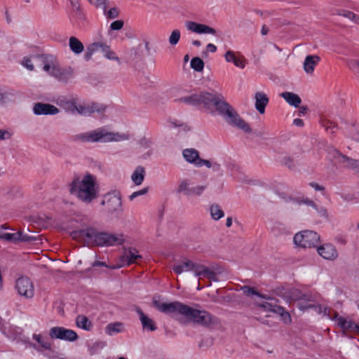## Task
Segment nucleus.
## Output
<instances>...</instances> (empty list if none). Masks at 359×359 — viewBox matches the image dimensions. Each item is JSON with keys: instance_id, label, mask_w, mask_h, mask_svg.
I'll return each mask as SVG.
<instances>
[{"instance_id": "obj_1", "label": "nucleus", "mask_w": 359, "mask_h": 359, "mask_svg": "<svg viewBox=\"0 0 359 359\" xmlns=\"http://www.w3.org/2000/svg\"><path fill=\"white\" fill-rule=\"evenodd\" d=\"M181 102L192 105H203L205 108L215 106L217 111L224 117L226 121L246 133H250V127L241 118L236 110L225 101L221 94H211L208 92H201L190 96L183 97L179 100Z\"/></svg>"}, {"instance_id": "obj_2", "label": "nucleus", "mask_w": 359, "mask_h": 359, "mask_svg": "<svg viewBox=\"0 0 359 359\" xmlns=\"http://www.w3.org/2000/svg\"><path fill=\"white\" fill-rule=\"evenodd\" d=\"M153 305L159 311L166 314H179L189 323H194L203 327H210L218 323L217 318L205 310L197 309L180 302L163 303L153 299Z\"/></svg>"}, {"instance_id": "obj_3", "label": "nucleus", "mask_w": 359, "mask_h": 359, "mask_svg": "<svg viewBox=\"0 0 359 359\" xmlns=\"http://www.w3.org/2000/svg\"><path fill=\"white\" fill-rule=\"evenodd\" d=\"M69 193L82 203L90 204L99 195V186L96 177L88 173L81 179L73 180L69 184Z\"/></svg>"}, {"instance_id": "obj_4", "label": "nucleus", "mask_w": 359, "mask_h": 359, "mask_svg": "<svg viewBox=\"0 0 359 359\" xmlns=\"http://www.w3.org/2000/svg\"><path fill=\"white\" fill-rule=\"evenodd\" d=\"M79 233L88 243L101 247L120 245L124 241L122 234L100 232L93 228L80 231Z\"/></svg>"}, {"instance_id": "obj_5", "label": "nucleus", "mask_w": 359, "mask_h": 359, "mask_svg": "<svg viewBox=\"0 0 359 359\" xmlns=\"http://www.w3.org/2000/svg\"><path fill=\"white\" fill-rule=\"evenodd\" d=\"M130 139V135L127 133L109 132L106 129L100 128L96 130L79 134L76 136V140L81 142H121Z\"/></svg>"}, {"instance_id": "obj_6", "label": "nucleus", "mask_w": 359, "mask_h": 359, "mask_svg": "<svg viewBox=\"0 0 359 359\" xmlns=\"http://www.w3.org/2000/svg\"><path fill=\"white\" fill-rule=\"evenodd\" d=\"M43 64V69L49 75L56 78L62 82H67L73 76V69L71 67L62 68L55 61L53 56H37Z\"/></svg>"}, {"instance_id": "obj_7", "label": "nucleus", "mask_w": 359, "mask_h": 359, "mask_svg": "<svg viewBox=\"0 0 359 359\" xmlns=\"http://www.w3.org/2000/svg\"><path fill=\"white\" fill-rule=\"evenodd\" d=\"M60 106L66 111L73 114H80L83 116H89L95 112H102L104 108L97 104L93 103L90 105L81 104L77 102L76 99L61 100Z\"/></svg>"}, {"instance_id": "obj_8", "label": "nucleus", "mask_w": 359, "mask_h": 359, "mask_svg": "<svg viewBox=\"0 0 359 359\" xmlns=\"http://www.w3.org/2000/svg\"><path fill=\"white\" fill-rule=\"evenodd\" d=\"M320 241V236L313 231L305 230L297 233L293 238L296 246L306 248L315 247Z\"/></svg>"}, {"instance_id": "obj_9", "label": "nucleus", "mask_w": 359, "mask_h": 359, "mask_svg": "<svg viewBox=\"0 0 359 359\" xmlns=\"http://www.w3.org/2000/svg\"><path fill=\"white\" fill-rule=\"evenodd\" d=\"M49 337L52 339H60L67 341H75L78 339V334L75 331L64 327L55 326L49 330Z\"/></svg>"}, {"instance_id": "obj_10", "label": "nucleus", "mask_w": 359, "mask_h": 359, "mask_svg": "<svg viewBox=\"0 0 359 359\" xmlns=\"http://www.w3.org/2000/svg\"><path fill=\"white\" fill-rule=\"evenodd\" d=\"M15 289L18 294L26 298H32L34 294V287L32 280L27 277H20L15 282Z\"/></svg>"}, {"instance_id": "obj_11", "label": "nucleus", "mask_w": 359, "mask_h": 359, "mask_svg": "<svg viewBox=\"0 0 359 359\" xmlns=\"http://www.w3.org/2000/svg\"><path fill=\"white\" fill-rule=\"evenodd\" d=\"M270 300L273 301L272 299H270ZM258 306L264 311H271L280 315L285 323H289L291 321L289 313L285 311L283 307L277 305L275 302H264L262 304H259Z\"/></svg>"}, {"instance_id": "obj_12", "label": "nucleus", "mask_w": 359, "mask_h": 359, "mask_svg": "<svg viewBox=\"0 0 359 359\" xmlns=\"http://www.w3.org/2000/svg\"><path fill=\"white\" fill-rule=\"evenodd\" d=\"M102 205H106L107 210L109 213L118 211L121 208V198L118 194L109 193L104 196Z\"/></svg>"}, {"instance_id": "obj_13", "label": "nucleus", "mask_w": 359, "mask_h": 359, "mask_svg": "<svg viewBox=\"0 0 359 359\" xmlns=\"http://www.w3.org/2000/svg\"><path fill=\"white\" fill-rule=\"evenodd\" d=\"M185 27L189 31L198 34H212V35L217 34V31L214 28H212L207 25L198 23V22H194V21H190V20L186 21Z\"/></svg>"}, {"instance_id": "obj_14", "label": "nucleus", "mask_w": 359, "mask_h": 359, "mask_svg": "<svg viewBox=\"0 0 359 359\" xmlns=\"http://www.w3.org/2000/svg\"><path fill=\"white\" fill-rule=\"evenodd\" d=\"M222 271V268L220 266H216L210 269L201 264L196 276L205 277L212 281L217 282L219 280L218 275L221 274Z\"/></svg>"}, {"instance_id": "obj_15", "label": "nucleus", "mask_w": 359, "mask_h": 359, "mask_svg": "<svg viewBox=\"0 0 359 359\" xmlns=\"http://www.w3.org/2000/svg\"><path fill=\"white\" fill-rule=\"evenodd\" d=\"M199 263L194 262L190 259H185L182 261L181 263L174 265L172 266L173 271L179 275L183 272H188L193 271L194 272L195 276H197L198 271L200 266Z\"/></svg>"}, {"instance_id": "obj_16", "label": "nucleus", "mask_w": 359, "mask_h": 359, "mask_svg": "<svg viewBox=\"0 0 359 359\" xmlns=\"http://www.w3.org/2000/svg\"><path fill=\"white\" fill-rule=\"evenodd\" d=\"M317 252L322 258L329 261H334L339 256L335 246L331 243H325L319 246Z\"/></svg>"}, {"instance_id": "obj_17", "label": "nucleus", "mask_w": 359, "mask_h": 359, "mask_svg": "<svg viewBox=\"0 0 359 359\" xmlns=\"http://www.w3.org/2000/svg\"><path fill=\"white\" fill-rule=\"evenodd\" d=\"M33 111L36 115H54L59 113V109L54 105L38 102L34 104Z\"/></svg>"}, {"instance_id": "obj_18", "label": "nucleus", "mask_w": 359, "mask_h": 359, "mask_svg": "<svg viewBox=\"0 0 359 359\" xmlns=\"http://www.w3.org/2000/svg\"><path fill=\"white\" fill-rule=\"evenodd\" d=\"M70 3L69 18L71 20H81L86 19V16L81 9L79 0H69Z\"/></svg>"}, {"instance_id": "obj_19", "label": "nucleus", "mask_w": 359, "mask_h": 359, "mask_svg": "<svg viewBox=\"0 0 359 359\" xmlns=\"http://www.w3.org/2000/svg\"><path fill=\"white\" fill-rule=\"evenodd\" d=\"M224 59L227 62H232L233 65L241 69L245 66L244 57L238 52L227 50L224 55Z\"/></svg>"}, {"instance_id": "obj_20", "label": "nucleus", "mask_w": 359, "mask_h": 359, "mask_svg": "<svg viewBox=\"0 0 359 359\" xmlns=\"http://www.w3.org/2000/svg\"><path fill=\"white\" fill-rule=\"evenodd\" d=\"M135 311L139 315V318L144 330L154 332L157 330V326L153 319L147 316L140 308L137 307Z\"/></svg>"}, {"instance_id": "obj_21", "label": "nucleus", "mask_w": 359, "mask_h": 359, "mask_svg": "<svg viewBox=\"0 0 359 359\" xmlns=\"http://www.w3.org/2000/svg\"><path fill=\"white\" fill-rule=\"evenodd\" d=\"M335 318L338 325L344 332L359 333V325H356L353 321L348 320L343 317L338 316L337 314H335Z\"/></svg>"}, {"instance_id": "obj_22", "label": "nucleus", "mask_w": 359, "mask_h": 359, "mask_svg": "<svg viewBox=\"0 0 359 359\" xmlns=\"http://www.w3.org/2000/svg\"><path fill=\"white\" fill-rule=\"evenodd\" d=\"M320 61V57L317 55H307L304 60L303 66L304 70L308 74H313L315 67Z\"/></svg>"}, {"instance_id": "obj_23", "label": "nucleus", "mask_w": 359, "mask_h": 359, "mask_svg": "<svg viewBox=\"0 0 359 359\" xmlns=\"http://www.w3.org/2000/svg\"><path fill=\"white\" fill-rule=\"evenodd\" d=\"M255 108L260 113L264 114L265 107L269 103L267 95L263 92H257L255 95Z\"/></svg>"}, {"instance_id": "obj_24", "label": "nucleus", "mask_w": 359, "mask_h": 359, "mask_svg": "<svg viewBox=\"0 0 359 359\" xmlns=\"http://www.w3.org/2000/svg\"><path fill=\"white\" fill-rule=\"evenodd\" d=\"M4 240L10 241V242H19V241H31V237L27 235H24L22 231H18L17 233H4Z\"/></svg>"}, {"instance_id": "obj_25", "label": "nucleus", "mask_w": 359, "mask_h": 359, "mask_svg": "<svg viewBox=\"0 0 359 359\" xmlns=\"http://www.w3.org/2000/svg\"><path fill=\"white\" fill-rule=\"evenodd\" d=\"M69 47L75 55H80L84 50L83 43L76 36H70L69 39Z\"/></svg>"}, {"instance_id": "obj_26", "label": "nucleus", "mask_w": 359, "mask_h": 359, "mask_svg": "<svg viewBox=\"0 0 359 359\" xmlns=\"http://www.w3.org/2000/svg\"><path fill=\"white\" fill-rule=\"evenodd\" d=\"M141 256L138 254V252L135 249L129 248L128 250L126 251L123 257L122 262L123 265H130L135 262L137 258H140Z\"/></svg>"}, {"instance_id": "obj_27", "label": "nucleus", "mask_w": 359, "mask_h": 359, "mask_svg": "<svg viewBox=\"0 0 359 359\" xmlns=\"http://www.w3.org/2000/svg\"><path fill=\"white\" fill-rule=\"evenodd\" d=\"M182 155L187 162L194 164L195 165L200 158L198 151L193 148L184 149L182 151Z\"/></svg>"}, {"instance_id": "obj_28", "label": "nucleus", "mask_w": 359, "mask_h": 359, "mask_svg": "<svg viewBox=\"0 0 359 359\" xmlns=\"http://www.w3.org/2000/svg\"><path fill=\"white\" fill-rule=\"evenodd\" d=\"M280 96L290 105L297 107L302 102L299 96L294 93L284 92Z\"/></svg>"}, {"instance_id": "obj_29", "label": "nucleus", "mask_w": 359, "mask_h": 359, "mask_svg": "<svg viewBox=\"0 0 359 359\" xmlns=\"http://www.w3.org/2000/svg\"><path fill=\"white\" fill-rule=\"evenodd\" d=\"M145 177V169L142 166H138L132 174L131 179L135 185H140Z\"/></svg>"}, {"instance_id": "obj_30", "label": "nucleus", "mask_w": 359, "mask_h": 359, "mask_svg": "<svg viewBox=\"0 0 359 359\" xmlns=\"http://www.w3.org/2000/svg\"><path fill=\"white\" fill-rule=\"evenodd\" d=\"M124 330V325L122 323L116 322L108 324L105 327L107 334L111 336L114 334L122 332Z\"/></svg>"}, {"instance_id": "obj_31", "label": "nucleus", "mask_w": 359, "mask_h": 359, "mask_svg": "<svg viewBox=\"0 0 359 359\" xmlns=\"http://www.w3.org/2000/svg\"><path fill=\"white\" fill-rule=\"evenodd\" d=\"M76 325L85 330H90L92 327V324L88 318L83 315L78 316L76 319Z\"/></svg>"}, {"instance_id": "obj_32", "label": "nucleus", "mask_w": 359, "mask_h": 359, "mask_svg": "<svg viewBox=\"0 0 359 359\" xmlns=\"http://www.w3.org/2000/svg\"><path fill=\"white\" fill-rule=\"evenodd\" d=\"M33 339H34L39 345L45 350H51V344L41 334H34L32 336Z\"/></svg>"}, {"instance_id": "obj_33", "label": "nucleus", "mask_w": 359, "mask_h": 359, "mask_svg": "<svg viewBox=\"0 0 359 359\" xmlns=\"http://www.w3.org/2000/svg\"><path fill=\"white\" fill-rule=\"evenodd\" d=\"M210 214L215 220H218L224 217V212L217 204H213L210 207Z\"/></svg>"}, {"instance_id": "obj_34", "label": "nucleus", "mask_w": 359, "mask_h": 359, "mask_svg": "<svg viewBox=\"0 0 359 359\" xmlns=\"http://www.w3.org/2000/svg\"><path fill=\"white\" fill-rule=\"evenodd\" d=\"M104 57L110 60H116L118 61V57L116 55L115 53L110 50L109 47L106 44L102 43V48L100 49Z\"/></svg>"}, {"instance_id": "obj_35", "label": "nucleus", "mask_w": 359, "mask_h": 359, "mask_svg": "<svg viewBox=\"0 0 359 359\" xmlns=\"http://www.w3.org/2000/svg\"><path fill=\"white\" fill-rule=\"evenodd\" d=\"M189 184L188 180H182L178 186L177 192L184 193L187 196H191V194H189V192L191 191V188L189 187Z\"/></svg>"}, {"instance_id": "obj_36", "label": "nucleus", "mask_w": 359, "mask_h": 359, "mask_svg": "<svg viewBox=\"0 0 359 359\" xmlns=\"http://www.w3.org/2000/svg\"><path fill=\"white\" fill-rule=\"evenodd\" d=\"M191 67L196 72H201L204 68L203 60L198 57H195L191 60Z\"/></svg>"}, {"instance_id": "obj_37", "label": "nucleus", "mask_w": 359, "mask_h": 359, "mask_svg": "<svg viewBox=\"0 0 359 359\" xmlns=\"http://www.w3.org/2000/svg\"><path fill=\"white\" fill-rule=\"evenodd\" d=\"M321 125L325 128L327 132L332 134L334 133L337 128V126L334 123L327 119H323L321 121Z\"/></svg>"}, {"instance_id": "obj_38", "label": "nucleus", "mask_w": 359, "mask_h": 359, "mask_svg": "<svg viewBox=\"0 0 359 359\" xmlns=\"http://www.w3.org/2000/svg\"><path fill=\"white\" fill-rule=\"evenodd\" d=\"M181 36V33L179 29H174L168 39L169 43L171 46H175L178 43Z\"/></svg>"}, {"instance_id": "obj_39", "label": "nucleus", "mask_w": 359, "mask_h": 359, "mask_svg": "<svg viewBox=\"0 0 359 359\" xmlns=\"http://www.w3.org/2000/svg\"><path fill=\"white\" fill-rule=\"evenodd\" d=\"M243 292L247 296H253L257 295L258 297H262L264 299H266L265 295H262L258 292H257L254 288L250 287L249 286H244L241 288ZM267 299H269L267 298Z\"/></svg>"}, {"instance_id": "obj_40", "label": "nucleus", "mask_w": 359, "mask_h": 359, "mask_svg": "<svg viewBox=\"0 0 359 359\" xmlns=\"http://www.w3.org/2000/svg\"><path fill=\"white\" fill-rule=\"evenodd\" d=\"M124 22L121 20H117L112 22L110 25V30L118 31L123 27Z\"/></svg>"}, {"instance_id": "obj_41", "label": "nucleus", "mask_w": 359, "mask_h": 359, "mask_svg": "<svg viewBox=\"0 0 359 359\" xmlns=\"http://www.w3.org/2000/svg\"><path fill=\"white\" fill-rule=\"evenodd\" d=\"M206 189L205 185H198L194 187L191 188V191L189 192V194H191V196L192 195H201L204 190Z\"/></svg>"}, {"instance_id": "obj_42", "label": "nucleus", "mask_w": 359, "mask_h": 359, "mask_svg": "<svg viewBox=\"0 0 359 359\" xmlns=\"http://www.w3.org/2000/svg\"><path fill=\"white\" fill-rule=\"evenodd\" d=\"M118 15H119V10L116 7L110 8L106 13L107 18H109V19H115L118 16Z\"/></svg>"}, {"instance_id": "obj_43", "label": "nucleus", "mask_w": 359, "mask_h": 359, "mask_svg": "<svg viewBox=\"0 0 359 359\" xmlns=\"http://www.w3.org/2000/svg\"><path fill=\"white\" fill-rule=\"evenodd\" d=\"M148 191H149V188L146 187L141 190L135 191L129 196V198L130 201H133L134 198H135L140 196L146 194L148 192Z\"/></svg>"}, {"instance_id": "obj_44", "label": "nucleus", "mask_w": 359, "mask_h": 359, "mask_svg": "<svg viewBox=\"0 0 359 359\" xmlns=\"http://www.w3.org/2000/svg\"><path fill=\"white\" fill-rule=\"evenodd\" d=\"M102 43H93L87 47V50L90 53H94L102 48Z\"/></svg>"}, {"instance_id": "obj_45", "label": "nucleus", "mask_w": 359, "mask_h": 359, "mask_svg": "<svg viewBox=\"0 0 359 359\" xmlns=\"http://www.w3.org/2000/svg\"><path fill=\"white\" fill-rule=\"evenodd\" d=\"M22 65L26 67L29 71L34 70V65L31 61V60L28 57H24L22 61Z\"/></svg>"}, {"instance_id": "obj_46", "label": "nucleus", "mask_w": 359, "mask_h": 359, "mask_svg": "<svg viewBox=\"0 0 359 359\" xmlns=\"http://www.w3.org/2000/svg\"><path fill=\"white\" fill-rule=\"evenodd\" d=\"M12 133L7 130H0V140H8L11 137Z\"/></svg>"}, {"instance_id": "obj_47", "label": "nucleus", "mask_w": 359, "mask_h": 359, "mask_svg": "<svg viewBox=\"0 0 359 359\" xmlns=\"http://www.w3.org/2000/svg\"><path fill=\"white\" fill-rule=\"evenodd\" d=\"M196 166H197V167L205 166V167L210 168H211L212 164L210 161L201 159L199 158L198 162L196 163Z\"/></svg>"}, {"instance_id": "obj_48", "label": "nucleus", "mask_w": 359, "mask_h": 359, "mask_svg": "<svg viewBox=\"0 0 359 359\" xmlns=\"http://www.w3.org/2000/svg\"><path fill=\"white\" fill-rule=\"evenodd\" d=\"M93 6L98 8L105 6L106 0H88Z\"/></svg>"}, {"instance_id": "obj_49", "label": "nucleus", "mask_w": 359, "mask_h": 359, "mask_svg": "<svg viewBox=\"0 0 359 359\" xmlns=\"http://www.w3.org/2000/svg\"><path fill=\"white\" fill-rule=\"evenodd\" d=\"M339 15L344 16V18H348L351 20H353L355 14L351 11H343L341 13H340Z\"/></svg>"}, {"instance_id": "obj_50", "label": "nucleus", "mask_w": 359, "mask_h": 359, "mask_svg": "<svg viewBox=\"0 0 359 359\" xmlns=\"http://www.w3.org/2000/svg\"><path fill=\"white\" fill-rule=\"evenodd\" d=\"M346 161L348 163V165L353 168H359V160L351 159L348 158H346Z\"/></svg>"}, {"instance_id": "obj_51", "label": "nucleus", "mask_w": 359, "mask_h": 359, "mask_svg": "<svg viewBox=\"0 0 359 359\" xmlns=\"http://www.w3.org/2000/svg\"><path fill=\"white\" fill-rule=\"evenodd\" d=\"M309 184L311 187L313 188L316 191H323L325 190V187L323 186L320 185L319 184H318L316 182H310Z\"/></svg>"}, {"instance_id": "obj_52", "label": "nucleus", "mask_w": 359, "mask_h": 359, "mask_svg": "<svg viewBox=\"0 0 359 359\" xmlns=\"http://www.w3.org/2000/svg\"><path fill=\"white\" fill-rule=\"evenodd\" d=\"M206 50L207 51L204 53L205 55L208 52L215 53L217 51V46L212 43H208L206 46Z\"/></svg>"}, {"instance_id": "obj_53", "label": "nucleus", "mask_w": 359, "mask_h": 359, "mask_svg": "<svg viewBox=\"0 0 359 359\" xmlns=\"http://www.w3.org/2000/svg\"><path fill=\"white\" fill-rule=\"evenodd\" d=\"M140 144L147 147H149L152 144V141L150 139L144 137L141 140Z\"/></svg>"}, {"instance_id": "obj_54", "label": "nucleus", "mask_w": 359, "mask_h": 359, "mask_svg": "<svg viewBox=\"0 0 359 359\" xmlns=\"http://www.w3.org/2000/svg\"><path fill=\"white\" fill-rule=\"evenodd\" d=\"M283 163L289 168L293 166L292 160L290 157H285L283 160Z\"/></svg>"}, {"instance_id": "obj_55", "label": "nucleus", "mask_w": 359, "mask_h": 359, "mask_svg": "<svg viewBox=\"0 0 359 359\" xmlns=\"http://www.w3.org/2000/svg\"><path fill=\"white\" fill-rule=\"evenodd\" d=\"M49 359H67L65 357L61 356L60 354L55 353L51 355H46Z\"/></svg>"}, {"instance_id": "obj_56", "label": "nucleus", "mask_w": 359, "mask_h": 359, "mask_svg": "<svg viewBox=\"0 0 359 359\" xmlns=\"http://www.w3.org/2000/svg\"><path fill=\"white\" fill-rule=\"evenodd\" d=\"M303 203L313 208H316V203L311 199L306 198L303 201Z\"/></svg>"}, {"instance_id": "obj_57", "label": "nucleus", "mask_w": 359, "mask_h": 359, "mask_svg": "<svg viewBox=\"0 0 359 359\" xmlns=\"http://www.w3.org/2000/svg\"><path fill=\"white\" fill-rule=\"evenodd\" d=\"M293 124L296 126L302 127L304 125V122L300 118H295L293 121Z\"/></svg>"}, {"instance_id": "obj_58", "label": "nucleus", "mask_w": 359, "mask_h": 359, "mask_svg": "<svg viewBox=\"0 0 359 359\" xmlns=\"http://www.w3.org/2000/svg\"><path fill=\"white\" fill-rule=\"evenodd\" d=\"M93 53H90V51H88L87 49H86V51L85 53V55H84V58L86 60H90L92 57V55H93Z\"/></svg>"}, {"instance_id": "obj_59", "label": "nucleus", "mask_w": 359, "mask_h": 359, "mask_svg": "<svg viewBox=\"0 0 359 359\" xmlns=\"http://www.w3.org/2000/svg\"><path fill=\"white\" fill-rule=\"evenodd\" d=\"M269 32V29L266 25H263L261 29V33L262 35H266Z\"/></svg>"}, {"instance_id": "obj_60", "label": "nucleus", "mask_w": 359, "mask_h": 359, "mask_svg": "<svg viewBox=\"0 0 359 359\" xmlns=\"http://www.w3.org/2000/svg\"><path fill=\"white\" fill-rule=\"evenodd\" d=\"M93 266H106L107 265L105 264L104 262L96 261L93 264Z\"/></svg>"}, {"instance_id": "obj_61", "label": "nucleus", "mask_w": 359, "mask_h": 359, "mask_svg": "<svg viewBox=\"0 0 359 359\" xmlns=\"http://www.w3.org/2000/svg\"><path fill=\"white\" fill-rule=\"evenodd\" d=\"M313 306L311 304H309L307 305H305V306H299V309H302V310H306V309H311V308H313Z\"/></svg>"}, {"instance_id": "obj_62", "label": "nucleus", "mask_w": 359, "mask_h": 359, "mask_svg": "<svg viewBox=\"0 0 359 359\" xmlns=\"http://www.w3.org/2000/svg\"><path fill=\"white\" fill-rule=\"evenodd\" d=\"M231 225H232V219H231V217H228L226 219V226L227 227H230Z\"/></svg>"}, {"instance_id": "obj_63", "label": "nucleus", "mask_w": 359, "mask_h": 359, "mask_svg": "<svg viewBox=\"0 0 359 359\" xmlns=\"http://www.w3.org/2000/svg\"><path fill=\"white\" fill-rule=\"evenodd\" d=\"M307 110H308V108L306 106H302L300 107L299 111L302 114H305V113H306Z\"/></svg>"}, {"instance_id": "obj_64", "label": "nucleus", "mask_w": 359, "mask_h": 359, "mask_svg": "<svg viewBox=\"0 0 359 359\" xmlns=\"http://www.w3.org/2000/svg\"><path fill=\"white\" fill-rule=\"evenodd\" d=\"M192 44L194 46H196V47H199L201 46V42L198 40H194L192 41Z\"/></svg>"}]
</instances>
